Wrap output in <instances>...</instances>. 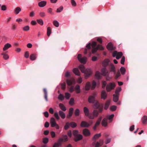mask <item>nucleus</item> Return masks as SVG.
Listing matches in <instances>:
<instances>
[{"mask_svg": "<svg viewBox=\"0 0 147 147\" xmlns=\"http://www.w3.org/2000/svg\"><path fill=\"white\" fill-rule=\"evenodd\" d=\"M61 146V145L57 143L56 142L54 143L53 145V147H59V146Z\"/></svg>", "mask_w": 147, "mask_h": 147, "instance_id": "nucleus-64", "label": "nucleus"}, {"mask_svg": "<svg viewBox=\"0 0 147 147\" xmlns=\"http://www.w3.org/2000/svg\"><path fill=\"white\" fill-rule=\"evenodd\" d=\"M109 68L111 71L113 72L114 74L116 73L115 67L113 64H111L109 65Z\"/></svg>", "mask_w": 147, "mask_h": 147, "instance_id": "nucleus-14", "label": "nucleus"}, {"mask_svg": "<svg viewBox=\"0 0 147 147\" xmlns=\"http://www.w3.org/2000/svg\"><path fill=\"white\" fill-rule=\"evenodd\" d=\"M102 117H99L96 123L94 126L93 127V129L94 130H96V127L100 125V123L101 121L102 120Z\"/></svg>", "mask_w": 147, "mask_h": 147, "instance_id": "nucleus-7", "label": "nucleus"}, {"mask_svg": "<svg viewBox=\"0 0 147 147\" xmlns=\"http://www.w3.org/2000/svg\"><path fill=\"white\" fill-rule=\"evenodd\" d=\"M59 106L61 109L63 111H65L66 110V108L63 104L59 103Z\"/></svg>", "mask_w": 147, "mask_h": 147, "instance_id": "nucleus-28", "label": "nucleus"}, {"mask_svg": "<svg viewBox=\"0 0 147 147\" xmlns=\"http://www.w3.org/2000/svg\"><path fill=\"white\" fill-rule=\"evenodd\" d=\"M78 131L76 130H74L73 131V134L74 137L78 134Z\"/></svg>", "mask_w": 147, "mask_h": 147, "instance_id": "nucleus-53", "label": "nucleus"}, {"mask_svg": "<svg viewBox=\"0 0 147 147\" xmlns=\"http://www.w3.org/2000/svg\"><path fill=\"white\" fill-rule=\"evenodd\" d=\"M69 123L70 126H71L72 128H74L76 127L77 126L75 122H71Z\"/></svg>", "mask_w": 147, "mask_h": 147, "instance_id": "nucleus-46", "label": "nucleus"}, {"mask_svg": "<svg viewBox=\"0 0 147 147\" xmlns=\"http://www.w3.org/2000/svg\"><path fill=\"white\" fill-rule=\"evenodd\" d=\"M82 138L83 136L82 135L78 134L74 137V140L75 141L77 142L82 140Z\"/></svg>", "mask_w": 147, "mask_h": 147, "instance_id": "nucleus-17", "label": "nucleus"}, {"mask_svg": "<svg viewBox=\"0 0 147 147\" xmlns=\"http://www.w3.org/2000/svg\"><path fill=\"white\" fill-rule=\"evenodd\" d=\"M88 101L90 103H94L96 100L94 96L92 95L90 96L88 98Z\"/></svg>", "mask_w": 147, "mask_h": 147, "instance_id": "nucleus-10", "label": "nucleus"}, {"mask_svg": "<svg viewBox=\"0 0 147 147\" xmlns=\"http://www.w3.org/2000/svg\"><path fill=\"white\" fill-rule=\"evenodd\" d=\"M68 88L69 89V91L71 92H73L75 90V88L74 86H71L70 87H68Z\"/></svg>", "mask_w": 147, "mask_h": 147, "instance_id": "nucleus-54", "label": "nucleus"}, {"mask_svg": "<svg viewBox=\"0 0 147 147\" xmlns=\"http://www.w3.org/2000/svg\"><path fill=\"white\" fill-rule=\"evenodd\" d=\"M70 123L69 122H67L66 123L64 127V129L65 130H67L69 127Z\"/></svg>", "mask_w": 147, "mask_h": 147, "instance_id": "nucleus-39", "label": "nucleus"}, {"mask_svg": "<svg viewBox=\"0 0 147 147\" xmlns=\"http://www.w3.org/2000/svg\"><path fill=\"white\" fill-rule=\"evenodd\" d=\"M95 76L96 79L99 80L101 78V74L98 71H97L96 72Z\"/></svg>", "mask_w": 147, "mask_h": 147, "instance_id": "nucleus-27", "label": "nucleus"}, {"mask_svg": "<svg viewBox=\"0 0 147 147\" xmlns=\"http://www.w3.org/2000/svg\"><path fill=\"white\" fill-rule=\"evenodd\" d=\"M119 96L117 95L114 94L113 95V100L115 102H117L119 99Z\"/></svg>", "mask_w": 147, "mask_h": 147, "instance_id": "nucleus-36", "label": "nucleus"}, {"mask_svg": "<svg viewBox=\"0 0 147 147\" xmlns=\"http://www.w3.org/2000/svg\"><path fill=\"white\" fill-rule=\"evenodd\" d=\"M116 109V106L115 105L112 106L110 107V109L112 111H115Z\"/></svg>", "mask_w": 147, "mask_h": 147, "instance_id": "nucleus-58", "label": "nucleus"}, {"mask_svg": "<svg viewBox=\"0 0 147 147\" xmlns=\"http://www.w3.org/2000/svg\"><path fill=\"white\" fill-rule=\"evenodd\" d=\"M102 75L104 76H105L107 73V71L106 68H103L101 70Z\"/></svg>", "mask_w": 147, "mask_h": 147, "instance_id": "nucleus-31", "label": "nucleus"}, {"mask_svg": "<svg viewBox=\"0 0 147 147\" xmlns=\"http://www.w3.org/2000/svg\"><path fill=\"white\" fill-rule=\"evenodd\" d=\"M1 55L3 56V58L5 60H7L9 58V56L8 55L5 53H2Z\"/></svg>", "mask_w": 147, "mask_h": 147, "instance_id": "nucleus-38", "label": "nucleus"}, {"mask_svg": "<svg viewBox=\"0 0 147 147\" xmlns=\"http://www.w3.org/2000/svg\"><path fill=\"white\" fill-rule=\"evenodd\" d=\"M123 53L122 52H117V51H115L113 53V57H116L117 59H119L122 56Z\"/></svg>", "mask_w": 147, "mask_h": 147, "instance_id": "nucleus-3", "label": "nucleus"}, {"mask_svg": "<svg viewBox=\"0 0 147 147\" xmlns=\"http://www.w3.org/2000/svg\"><path fill=\"white\" fill-rule=\"evenodd\" d=\"M53 9L51 8H49L48 9V12L52 15H53L54 13L52 12Z\"/></svg>", "mask_w": 147, "mask_h": 147, "instance_id": "nucleus-62", "label": "nucleus"}, {"mask_svg": "<svg viewBox=\"0 0 147 147\" xmlns=\"http://www.w3.org/2000/svg\"><path fill=\"white\" fill-rule=\"evenodd\" d=\"M11 47V45L9 43H7L4 45V47L3 49V51H5Z\"/></svg>", "mask_w": 147, "mask_h": 147, "instance_id": "nucleus-19", "label": "nucleus"}, {"mask_svg": "<svg viewBox=\"0 0 147 147\" xmlns=\"http://www.w3.org/2000/svg\"><path fill=\"white\" fill-rule=\"evenodd\" d=\"M49 141V139L47 138H44L43 139V142L45 144L47 143Z\"/></svg>", "mask_w": 147, "mask_h": 147, "instance_id": "nucleus-52", "label": "nucleus"}, {"mask_svg": "<svg viewBox=\"0 0 147 147\" xmlns=\"http://www.w3.org/2000/svg\"><path fill=\"white\" fill-rule=\"evenodd\" d=\"M115 86V84L114 83H110L106 87V90L107 92H109L112 90L114 89Z\"/></svg>", "mask_w": 147, "mask_h": 147, "instance_id": "nucleus-5", "label": "nucleus"}, {"mask_svg": "<svg viewBox=\"0 0 147 147\" xmlns=\"http://www.w3.org/2000/svg\"><path fill=\"white\" fill-rule=\"evenodd\" d=\"M121 88H119L117 89L115 91V93L116 94L119 95V92L121 91Z\"/></svg>", "mask_w": 147, "mask_h": 147, "instance_id": "nucleus-56", "label": "nucleus"}, {"mask_svg": "<svg viewBox=\"0 0 147 147\" xmlns=\"http://www.w3.org/2000/svg\"><path fill=\"white\" fill-rule=\"evenodd\" d=\"M94 49L95 50L94 53H95L98 49L102 50L104 49V48L101 45H97L96 48H94Z\"/></svg>", "mask_w": 147, "mask_h": 147, "instance_id": "nucleus-22", "label": "nucleus"}, {"mask_svg": "<svg viewBox=\"0 0 147 147\" xmlns=\"http://www.w3.org/2000/svg\"><path fill=\"white\" fill-rule=\"evenodd\" d=\"M53 25L56 27H58L59 25V22L56 20H54L53 22Z\"/></svg>", "mask_w": 147, "mask_h": 147, "instance_id": "nucleus-44", "label": "nucleus"}, {"mask_svg": "<svg viewBox=\"0 0 147 147\" xmlns=\"http://www.w3.org/2000/svg\"><path fill=\"white\" fill-rule=\"evenodd\" d=\"M96 85V82L94 81H93L92 83V86L91 87V89L92 90L94 89Z\"/></svg>", "mask_w": 147, "mask_h": 147, "instance_id": "nucleus-47", "label": "nucleus"}, {"mask_svg": "<svg viewBox=\"0 0 147 147\" xmlns=\"http://www.w3.org/2000/svg\"><path fill=\"white\" fill-rule=\"evenodd\" d=\"M63 9V7L62 6H61L59 8L57 9V12L59 13L60 12L62 11Z\"/></svg>", "mask_w": 147, "mask_h": 147, "instance_id": "nucleus-57", "label": "nucleus"}, {"mask_svg": "<svg viewBox=\"0 0 147 147\" xmlns=\"http://www.w3.org/2000/svg\"><path fill=\"white\" fill-rule=\"evenodd\" d=\"M76 92L77 93H79L80 92V86L78 85H77L75 88Z\"/></svg>", "mask_w": 147, "mask_h": 147, "instance_id": "nucleus-33", "label": "nucleus"}, {"mask_svg": "<svg viewBox=\"0 0 147 147\" xmlns=\"http://www.w3.org/2000/svg\"><path fill=\"white\" fill-rule=\"evenodd\" d=\"M69 104L71 105H72L74 104V98H71L69 101Z\"/></svg>", "mask_w": 147, "mask_h": 147, "instance_id": "nucleus-55", "label": "nucleus"}, {"mask_svg": "<svg viewBox=\"0 0 147 147\" xmlns=\"http://www.w3.org/2000/svg\"><path fill=\"white\" fill-rule=\"evenodd\" d=\"M21 11V9L20 7H17L14 10V12L16 14H18Z\"/></svg>", "mask_w": 147, "mask_h": 147, "instance_id": "nucleus-29", "label": "nucleus"}, {"mask_svg": "<svg viewBox=\"0 0 147 147\" xmlns=\"http://www.w3.org/2000/svg\"><path fill=\"white\" fill-rule=\"evenodd\" d=\"M50 123L51 124V126L52 127H54L56 125L57 123L55 121V119L53 118L52 117L50 119Z\"/></svg>", "mask_w": 147, "mask_h": 147, "instance_id": "nucleus-12", "label": "nucleus"}, {"mask_svg": "<svg viewBox=\"0 0 147 147\" xmlns=\"http://www.w3.org/2000/svg\"><path fill=\"white\" fill-rule=\"evenodd\" d=\"M23 30L24 31H28L29 30L30 27L28 26H26L23 28Z\"/></svg>", "mask_w": 147, "mask_h": 147, "instance_id": "nucleus-50", "label": "nucleus"}, {"mask_svg": "<svg viewBox=\"0 0 147 147\" xmlns=\"http://www.w3.org/2000/svg\"><path fill=\"white\" fill-rule=\"evenodd\" d=\"M71 3L72 6L75 7L76 6V3L74 0H71Z\"/></svg>", "mask_w": 147, "mask_h": 147, "instance_id": "nucleus-60", "label": "nucleus"}, {"mask_svg": "<svg viewBox=\"0 0 147 147\" xmlns=\"http://www.w3.org/2000/svg\"><path fill=\"white\" fill-rule=\"evenodd\" d=\"M90 125L84 121H82L80 124V126L82 127H88Z\"/></svg>", "mask_w": 147, "mask_h": 147, "instance_id": "nucleus-9", "label": "nucleus"}, {"mask_svg": "<svg viewBox=\"0 0 147 147\" xmlns=\"http://www.w3.org/2000/svg\"><path fill=\"white\" fill-rule=\"evenodd\" d=\"M63 142H64V140H63V138H60L58 139L57 143L61 146L62 143Z\"/></svg>", "mask_w": 147, "mask_h": 147, "instance_id": "nucleus-40", "label": "nucleus"}, {"mask_svg": "<svg viewBox=\"0 0 147 147\" xmlns=\"http://www.w3.org/2000/svg\"><path fill=\"white\" fill-rule=\"evenodd\" d=\"M79 68L82 73H84L85 78L86 79L87 78L92 74V71L90 69L87 68L85 69L83 65H80Z\"/></svg>", "mask_w": 147, "mask_h": 147, "instance_id": "nucleus-2", "label": "nucleus"}, {"mask_svg": "<svg viewBox=\"0 0 147 147\" xmlns=\"http://www.w3.org/2000/svg\"><path fill=\"white\" fill-rule=\"evenodd\" d=\"M83 134L86 136H89L90 135V131L87 129H85L83 130Z\"/></svg>", "mask_w": 147, "mask_h": 147, "instance_id": "nucleus-15", "label": "nucleus"}, {"mask_svg": "<svg viewBox=\"0 0 147 147\" xmlns=\"http://www.w3.org/2000/svg\"><path fill=\"white\" fill-rule=\"evenodd\" d=\"M102 126L105 127L107 126V119L106 118H104L102 121Z\"/></svg>", "mask_w": 147, "mask_h": 147, "instance_id": "nucleus-26", "label": "nucleus"}, {"mask_svg": "<svg viewBox=\"0 0 147 147\" xmlns=\"http://www.w3.org/2000/svg\"><path fill=\"white\" fill-rule=\"evenodd\" d=\"M73 111L74 109L72 108H71L69 109L68 115L67 116V118H69L72 116L73 113Z\"/></svg>", "mask_w": 147, "mask_h": 147, "instance_id": "nucleus-18", "label": "nucleus"}, {"mask_svg": "<svg viewBox=\"0 0 147 147\" xmlns=\"http://www.w3.org/2000/svg\"><path fill=\"white\" fill-rule=\"evenodd\" d=\"M39 15L41 17H44L46 16V13L44 12H40V13Z\"/></svg>", "mask_w": 147, "mask_h": 147, "instance_id": "nucleus-63", "label": "nucleus"}, {"mask_svg": "<svg viewBox=\"0 0 147 147\" xmlns=\"http://www.w3.org/2000/svg\"><path fill=\"white\" fill-rule=\"evenodd\" d=\"M59 114L61 117L63 119H64L65 117V115L64 113L61 111H59Z\"/></svg>", "mask_w": 147, "mask_h": 147, "instance_id": "nucleus-25", "label": "nucleus"}, {"mask_svg": "<svg viewBox=\"0 0 147 147\" xmlns=\"http://www.w3.org/2000/svg\"><path fill=\"white\" fill-rule=\"evenodd\" d=\"M91 43H89L86 45V48L85 49L84 52L85 54L89 53V55H90L91 54V51L92 53H94L95 51L94 49L96 47L97 45V43L95 41L92 42L91 45L92 47V49H91Z\"/></svg>", "mask_w": 147, "mask_h": 147, "instance_id": "nucleus-1", "label": "nucleus"}, {"mask_svg": "<svg viewBox=\"0 0 147 147\" xmlns=\"http://www.w3.org/2000/svg\"><path fill=\"white\" fill-rule=\"evenodd\" d=\"M66 82L68 86H71L72 85L73 83H75V81L73 79H67L66 80Z\"/></svg>", "mask_w": 147, "mask_h": 147, "instance_id": "nucleus-11", "label": "nucleus"}, {"mask_svg": "<svg viewBox=\"0 0 147 147\" xmlns=\"http://www.w3.org/2000/svg\"><path fill=\"white\" fill-rule=\"evenodd\" d=\"M110 104V101L108 100L105 103V104L104 109L105 110H107Z\"/></svg>", "mask_w": 147, "mask_h": 147, "instance_id": "nucleus-34", "label": "nucleus"}, {"mask_svg": "<svg viewBox=\"0 0 147 147\" xmlns=\"http://www.w3.org/2000/svg\"><path fill=\"white\" fill-rule=\"evenodd\" d=\"M101 136L100 133L98 134H96L94 135V137L93 138V140H96L97 139L100 137Z\"/></svg>", "mask_w": 147, "mask_h": 147, "instance_id": "nucleus-37", "label": "nucleus"}, {"mask_svg": "<svg viewBox=\"0 0 147 147\" xmlns=\"http://www.w3.org/2000/svg\"><path fill=\"white\" fill-rule=\"evenodd\" d=\"M47 35L49 36L51 33V29L50 27H48L47 28Z\"/></svg>", "mask_w": 147, "mask_h": 147, "instance_id": "nucleus-41", "label": "nucleus"}, {"mask_svg": "<svg viewBox=\"0 0 147 147\" xmlns=\"http://www.w3.org/2000/svg\"><path fill=\"white\" fill-rule=\"evenodd\" d=\"M73 71L74 73L76 75L78 76H80V73L78 69L77 68H74L73 69Z\"/></svg>", "mask_w": 147, "mask_h": 147, "instance_id": "nucleus-24", "label": "nucleus"}, {"mask_svg": "<svg viewBox=\"0 0 147 147\" xmlns=\"http://www.w3.org/2000/svg\"><path fill=\"white\" fill-rule=\"evenodd\" d=\"M107 97V94L106 91L104 90H102L101 92V98L105 100L106 99Z\"/></svg>", "mask_w": 147, "mask_h": 147, "instance_id": "nucleus-20", "label": "nucleus"}, {"mask_svg": "<svg viewBox=\"0 0 147 147\" xmlns=\"http://www.w3.org/2000/svg\"><path fill=\"white\" fill-rule=\"evenodd\" d=\"M43 91L44 93V98L46 101L47 102L48 101V100L47 98L48 94L47 89L45 88H44L43 89Z\"/></svg>", "mask_w": 147, "mask_h": 147, "instance_id": "nucleus-16", "label": "nucleus"}, {"mask_svg": "<svg viewBox=\"0 0 147 147\" xmlns=\"http://www.w3.org/2000/svg\"><path fill=\"white\" fill-rule=\"evenodd\" d=\"M107 49L109 50H113L115 49V47H113V46L111 42L109 43L107 46Z\"/></svg>", "mask_w": 147, "mask_h": 147, "instance_id": "nucleus-8", "label": "nucleus"}, {"mask_svg": "<svg viewBox=\"0 0 147 147\" xmlns=\"http://www.w3.org/2000/svg\"><path fill=\"white\" fill-rule=\"evenodd\" d=\"M54 116L56 119L58 120L60 119V117L59 116L57 112H55L54 113Z\"/></svg>", "mask_w": 147, "mask_h": 147, "instance_id": "nucleus-51", "label": "nucleus"}, {"mask_svg": "<svg viewBox=\"0 0 147 147\" xmlns=\"http://www.w3.org/2000/svg\"><path fill=\"white\" fill-rule=\"evenodd\" d=\"M98 115V111L96 110H94L92 114H90L89 116V118L91 119H93L94 117H97Z\"/></svg>", "mask_w": 147, "mask_h": 147, "instance_id": "nucleus-6", "label": "nucleus"}, {"mask_svg": "<svg viewBox=\"0 0 147 147\" xmlns=\"http://www.w3.org/2000/svg\"><path fill=\"white\" fill-rule=\"evenodd\" d=\"M109 59H107L105 60L103 63V66L105 67L107 66L109 62Z\"/></svg>", "mask_w": 147, "mask_h": 147, "instance_id": "nucleus-35", "label": "nucleus"}, {"mask_svg": "<svg viewBox=\"0 0 147 147\" xmlns=\"http://www.w3.org/2000/svg\"><path fill=\"white\" fill-rule=\"evenodd\" d=\"M125 61V57L124 56H123L121 60V64L124 65Z\"/></svg>", "mask_w": 147, "mask_h": 147, "instance_id": "nucleus-61", "label": "nucleus"}, {"mask_svg": "<svg viewBox=\"0 0 147 147\" xmlns=\"http://www.w3.org/2000/svg\"><path fill=\"white\" fill-rule=\"evenodd\" d=\"M47 4V2L45 1H42L38 3V5L40 7H45Z\"/></svg>", "mask_w": 147, "mask_h": 147, "instance_id": "nucleus-21", "label": "nucleus"}, {"mask_svg": "<svg viewBox=\"0 0 147 147\" xmlns=\"http://www.w3.org/2000/svg\"><path fill=\"white\" fill-rule=\"evenodd\" d=\"M78 59L82 63L85 64L86 62L87 58L85 57H82V55L80 54L78 55Z\"/></svg>", "mask_w": 147, "mask_h": 147, "instance_id": "nucleus-4", "label": "nucleus"}, {"mask_svg": "<svg viewBox=\"0 0 147 147\" xmlns=\"http://www.w3.org/2000/svg\"><path fill=\"white\" fill-rule=\"evenodd\" d=\"M80 111L79 109H76L75 111L74 114L76 116H78L79 115Z\"/></svg>", "mask_w": 147, "mask_h": 147, "instance_id": "nucleus-45", "label": "nucleus"}, {"mask_svg": "<svg viewBox=\"0 0 147 147\" xmlns=\"http://www.w3.org/2000/svg\"><path fill=\"white\" fill-rule=\"evenodd\" d=\"M142 121L143 124L147 123V116L144 115L142 118Z\"/></svg>", "mask_w": 147, "mask_h": 147, "instance_id": "nucleus-23", "label": "nucleus"}, {"mask_svg": "<svg viewBox=\"0 0 147 147\" xmlns=\"http://www.w3.org/2000/svg\"><path fill=\"white\" fill-rule=\"evenodd\" d=\"M58 98L61 100H63L64 99V96L61 94H59L58 97Z\"/></svg>", "mask_w": 147, "mask_h": 147, "instance_id": "nucleus-49", "label": "nucleus"}, {"mask_svg": "<svg viewBox=\"0 0 147 147\" xmlns=\"http://www.w3.org/2000/svg\"><path fill=\"white\" fill-rule=\"evenodd\" d=\"M65 98L67 99H69L70 96V94H69L68 93L66 92L65 94Z\"/></svg>", "mask_w": 147, "mask_h": 147, "instance_id": "nucleus-59", "label": "nucleus"}, {"mask_svg": "<svg viewBox=\"0 0 147 147\" xmlns=\"http://www.w3.org/2000/svg\"><path fill=\"white\" fill-rule=\"evenodd\" d=\"M36 59V55L35 54H32L30 56V59L31 60H35Z\"/></svg>", "mask_w": 147, "mask_h": 147, "instance_id": "nucleus-32", "label": "nucleus"}, {"mask_svg": "<svg viewBox=\"0 0 147 147\" xmlns=\"http://www.w3.org/2000/svg\"><path fill=\"white\" fill-rule=\"evenodd\" d=\"M91 84L90 82H88L86 84L85 88L86 90H89Z\"/></svg>", "mask_w": 147, "mask_h": 147, "instance_id": "nucleus-30", "label": "nucleus"}, {"mask_svg": "<svg viewBox=\"0 0 147 147\" xmlns=\"http://www.w3.org/2000/svg\"><path fill=\"white\" fill-rule=\"evenodd\" d=\"M84 112L85 115L86 116L88 117L89 118V116H90V114H89V109L87 107H84Z\"/></svg>", "mask_w": 147, "mask_h": 147, "instance_id": "nucleus-13", "label": "nucleus"}, {"mask_svg": "<svg viewBox=\"0 0 147 147\" xmlns=\"http://www.w3.org/2000/svg\"><path fill=\"white\" fill-rule=\"evenodd\" d=\"M62 137L63 140H64V142H66L68 140V138L66 135H63Z\"/></svg>", "mask_w": 147, "mask_h": 147, "instance_id": "nucleus-43", "label": "nucleus"}, {"mask_svg": "<svg viewBox=\"0 0 147 147\" xmlns=\"http://www.w3.org/2000/svg\"><path fill=\"white\" fill-rule=\"evenodd\" d=\"M120 70L122 74L124 75L125 74V69L124 67H121L120 69Z\"/></svg>", "mask_w": 147, "mask_h": 147, "instance_id": "nucleus-42", "label": "nucleus"}, {"mask_svg": "<svg viewBox=\"0 0 147 147\" xmlns=\"http://www.w3.org/2000/svg\"><path fill=\"white\" fill-rule=\"evenodd\" d=\"M36 21L40 25H42L43 24V22L42 19H37Z\"/></svg>", "mask_w": 147, "mask_h": 147, "instance_id": "nucleus-48", "label": "nucleus"}]
</instances>
